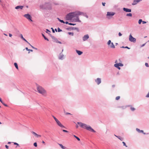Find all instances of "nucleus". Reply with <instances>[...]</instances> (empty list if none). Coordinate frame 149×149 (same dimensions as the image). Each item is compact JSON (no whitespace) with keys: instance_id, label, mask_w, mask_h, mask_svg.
Instances as JSON below:
<instances>
[{"instance_id":"nucleus-22","label":"nucleus","mask_w":149,"mask_h":149,"mask_svg":"<svg viewBox=\"0 0 149 149\" xmlns=\"http://www.w3.org/2000/svg\"><path fill=\"white\" fill-rule=\"evenodd\" d=\"M42 36H43V37L45 39V40H47V41H49V40L45 37V36L44 35V34H42Z\"/></svg>"},{"instance_id":"nucleus-9","label":"nucleus","mask_w":149,"mask_h":149,"mask_svg":"<svg viewBox=\"0 0 149 149\" xmlns=\"http://www.w3.org/2000/svg\"><path fill=\"white\" fill-rule=\"evenodd\" d=\"M57 124L58 125L59 127H63V128H64L65 127L58 120H57L56 121Z\"/></svg>"},{"instance_id":"nucleus-64","label":"nucleus","mask_w":149,"mask_h":149,"mask_svg":"<svg viewBox=\"0 0 149 149\" xmlns=\"http://www.w3.org/2000/svg\"><path fill=\"white\" fill-rule=\"evenodd\" d=\"M121 48H125V47H124V46H123L122 47H121Z\"/></svg>"},{"instance_id":"nucleus-3","label":"nucleus","mask_w":149,"mask_h":149,"mask_svg":"<svg viewBox=\"0 0 149 149\" xmlns=\"http://www.w3.org/2000/svg\"><path fill=\"white\" fill-rule=\"evenodd\" d=\"M38 92L42 95L46 96V91L41 86H38L37 88Z\"/></svg>"},{"instance_id":"nucleus-58","label":"nucleus","mask_w":149,"mask_h":149,"mask_svg":"<svg viewBox=\"0 0 149 149\" xmlns=\"http://www.w3.org/2000/svg\"><path fill=\"white\" fill-rule=\"evenodd\" d=\"M42 143H45V142L44 141H42Z\"/></svg>"},{"instance_id":"nucleus-36","label":"nucleus","mask_w":149,"mask_h":149,"mask_svg":"<svg viewBox=\"0 0 149 149\" xmlns=\"http://www.w3.org/2000/svg\"><path fill=\"white\" fill-rule=\"evenodd\" d=\"M60 22L62 23H65V22L63 20H60Z\"/></svg>"},{"instance_id":"nucleus-40","label":"nucleus","mask_w":149,"mask_h":149,"mask_svg":"<svg viewBox=\"0 0 149 149\" xmlns=\"http://www.w3.org/2000/svg\"><path fill=\"white\" fill-rule=\"evenodd\" d=\"M78 141H80V139L78 137H77L76 138Z\"/></svg>"},{"instance_id":"nucleus-59","label":"nucleus","mask_w":149,"mask_h":149,"mask_svg":"<svg viewBox=\"0 0 149 149\" xmlns=\"http://www.w3.org/2000/svg\"><path fill=\"white\" fill-rule=\"evenodd\" d=\"M74 137H75V138H76L77 137V136H75V135H74Z\"/></svg>"},{"instance_id":"nucleus-24","label":"nucleus","mask_w":149,"mask_h":149,"mask_svg":"<svg viewBox=\"0 0 149 149\" xmlns=\"http://www.w3.org/2000/svg\"><path fill=\"white\" fill-rule=\"evenodd\" d=\"M142 20L141 19H139L138 21V23L139 24H141V22H142Z\"/></svg>"},{"instance_id":"nucleus-14","label":"nucleus","mask_w":149,"mask_h":149,"mask_svg":"<svg viewBox=\"0 0 149 149\" xmlns=\"http://www.w3.org/2000/svg\"><path fill=\"white\" fill-rule=\"evenodd\" d=\"M140 1V0H134L133 2V3H132V5H135L136 4Z\"/></svg>"},{"instance_id":"nucleus-18","label":"nucleus","mask_w":149,"mask_h":149,"mask_svg":"<svg viewBox=\"0 0 149 149\" xmlns=\"http://www.w3.org/2000/svg\"><path fill=\"white\" fill-rule=\"evenodd\" d=\"M76 52L79 55H81L83 53L82 52L77 50H76Z\"/></svg>"},{"instance_id":"nucleus-60","label":"nucleus","mask_w":149,"mask_h":149,"mask_svg":"<svg viewBox=\"0 0 149 149\" xmlns=\"http://www.w3.org/2000/svg\"><path fill=\"white\" fill-rule=\"evenodd\" d=\"M76 128H78V125H76Z\"/></svg>"},{"instance_id":"nucleus-31","label":"nucleus","mask_w":149,"mask_h":149,"mask_svg":"<svg viewBox=\"0 0 149 149\" xmlns=\"http://www.w3.org/2000/svg\"><path fill=\"white\" fill-rule=\"evenodd\" d=\"M64 113L65 115H68V114L71 115V114L70 113H68V112H64Z\"/></svg>"},{"instance_id":"nucleus-61","label":"nucleus","mask_w":149,"mask_h":149,"mask_svg":"<svg viewBox=\"0 0 149 149\" xmlns=\"http://www.w3.org/2000/svg\"><path fill=\"white\" fill-rule=\"evenodd\" d=\"M122 141L123 140V138H120V139Z\"/></svg>"},{"instance_id":"nucleus-46","label":"nucleus","mask_w":149,"mask_h":149,"mask_svg":"<svg viewBox=\"0 0 149 149\" xmlns=\"http://www.w3.org/2000/svg\"><path fill=\"white\" fill-rule=\"evenodd\" d=\"M5 147H6V148L7 149H8V146H7V145H6L5 146Z\"/></svg>"},{"instance_id":"nucleus-49","label":"nucleus","mask_w":149,"mask_h":149,"mask_svg":"<svg viewBox=\"0 0 149 149\" xmlns=\"http://www.w3.org/2000/svg\"><path fill=\"white\" fill-rule=\"evenodd\" d=\"M31 46V47L33 49L34 48H35V47H33V46H32V45H31L30 44V45H29Z\"/></svg>"},{"instance_id":"nucleus-50","label":"nucleus","mask_w":149,"mask_h":149,"mask_svg":"<svg viewBox=\"0 0 149 149\" xmlns=\"http://www.w3.org/2000/svg\"><path fill=\"white\" fill-rule=\"evenodd\" d=\"M125 48H127V49H130V48H129V47H127V46L125 47Z\"/></svg>"},{"instance_id":"nucleus-35","label":"nucleus","mask_w":149,"mask_h":149,"mask_svg":"<svg viewBox=\"0 0 149 149\" xmlns=\"http://www.w3.org/2000/svg\"><path fill=\"white\" fill-rule=\"evenodd\" d=\"M145 65L147 67H149V66L148 65V64L147 63H145Z\"/></svg>"},{"instance_id":"nucleus-51","label":"nucleus","mask_w":149,"mask_h":149,"mask_svg":"<svg viewBox=\"0 0 149 149\" xmlns=\"http://www.w3.org/2000/svg\"><path fill=\"white\" fill-rule=\"evenodd\" d=\"M52 32H53V33H54V32H55V31H54V30L53 29V28H52Z\"/></svg>"},{"instance_id":"nucleus-41","label":"nucleus","mask_w":149,"mask_h":149,"mask_svg":"<svg viewBox=\"0 0 149 149\" xmlns=\"http://www.w3.org/2000/svg\"><path fill=\"white\" fill-rule=\"evenodd\" d=\"M118 35L119 36H120L122 35V34L120 32H119L118 33Z\"/></svg>"},{"instance_id":"nucleus-44","label":"nucleus","mask_w":149,"mask_h":149,"mask_svg":"<svg viewBox=\"0 0 149 149\" xmlns=\"http://www.w3.org/2000/svg\"><path fill=\"white\" fill-rule=\"evenodd\" d=\"M146 97H149V92L148 93V94L146 95Z\"/></svg>"},{"instance_id":"nucleus-6","label":"nucleus","mask_w":149,"mask_h":149,"mask_svg":"<svg viewBox=\"0 0 149 149\" xmlns=\"http://www.w3.org/2000/svg\"><path fill=\"white\" fill-rule=\"evenodd\" d=\"M129 40L130 41L133 42H135L136 41V39L133 37L131 34L129 36Z\"/></svg>"},{"instance_id":"nucleus-28","label":"nucleus","mask_w":149,"mask_h":149,"mask_svg":"<svg viewBox=\"0 0 149 149\" xmlns=\"http://www.w3.org/2000/svg\"><path fill=\"white\" fill-rule=\"evenodd\" d=\"M68 34H69V35H71L72 36H73V35H74V33H71V32H68Z\"/></svg>"},{"instance_id":"nucleus-17","label":"nucleus","mask_w":149,"mask_h":149,"mask_svg":"<svg viewBox=\"0 0 149 149\" xmlns=\"http://www.w3.org/2000/svg\"><path fill=\"white\" fill-rule=\"evenodd\" d=\"M109 46L111 48H115V46L113 42H111L109 45Z\"/></svg>"},{"instance_id":"nucleus-32","label":"nucleus","mask_w":149,"mask_h":149,"mask_svg":"<svg viewBox=\"0 0 149 149\" xmlns=\"http://www.w3.org/2000/svg\"><path fill=\"white\" fill-rule=\"evenodd\" d=\"M57 29H58V32H60L61 31H62V30L61 29H60L59 28H58Z\"/></svg>"},{"instance_id":"nucleus-23","label":"nucleus","mask_w":149,"mask_h":149,"mask_svg":"<svg viewBox=\"0 0 149 149\" xmlns=\"http://www.w3.org/2000/svg\"><path fill=\"white\" fill-rule=\"evenodd\" d=\"M126 15L128 16L131 17L132 16V14L131 13L127 14Z\"/></svg>"},{"instance_id":"nucleus-56","label":"nucleus","mask_w":149,"mask_h":149,"mask_svg":"<svg viewBox=\"0 0 149 149\" xmlns=\"http://www.w3.org/2000/svg\"><path fill=\"white\" fill-rule=\"evenodd\" d=\"M46 30H47V31L48 32H50V31L48 29H47Z\"/></svg>"},{"instance_id":"nucleus-48","label":"nucleus","mask_w":149,"mask_h":149,"mask_svg":"<svg viewBox=\"0 0 149 149\" xmlns=\"http://www.w3.org/2000/svg\"><path fill=\"white\" fill-rule=\"evenodd\" d=\"M12 36V34H10V33H9V36L10 37H11Z\"/></svg>"},{"instance_id":"nucleus-45","label":"nucleus","mask_w":149,"mask_h":149,"mask_svg":"<svg viewBox=\"0 0 149 149\" xmlns=\"http://www.w3.org/2000/svg\"><path fill=\"white\" fill-rule=\"evenodd\" d=\"M102 5L103 6H104L105 5V3H103V2H102Z\"/></svg>"},{"instance_id":"nucleus-39","label":"nucleus","mask_w":149,"mask_h":149,"mask_svg":"<svg viewBox=\"0 0 149 149\" xmlns=\"http://www.w3.org/2000/svg\"><path fill=\"white\" fill-rule=\"evenodd\" d=\"M14 145H17V146H19V144L16 143H15V142L14 143Z\"/></svg>"},{"instance_id":"nucleus-42","label":"nucleus","mask_w":149,"mask_h":149,"mask_svg":"<svg viewBox=\"0 0 149 149\" xmlns=\"http://www.w3.org/2000/svg\"><path fill=\"white\" fill-rule=\"evenodd\" d=\"M142 22L143 24H146V22L144 21H142Z\"/></svg>"},{"instance_id":"nucleus-30","label":"nucleus","mask_w":149,"mask_h":149,"mask_svg":"<svg viewBox=\"0 0 149 149\" xmlns=\"http://www.w3.org/2000/svg\"><path fill=\"white\" fill-rule=\"evenodd\" d=\"M4 106L6 107H8V105L6 104H5L4 103V102H3V101H2V102H1Z\"/></svg>"},{"instance_id":"nucleus-52","label":"nucleus","mask_w":149,"mask_h":149,"mask_svg":"<svg viewBox=\"0 0 149 149\" xmlns=\"http://www.w3.org/2000/svg\"><path fill=\"white\" fill-rule=\"evenodd\" d=\"M57 42H58V43H59L60 44H61V42H59V41H58Z\"/></svg>"},{"instance_id":"nucleus-11","label":"nucleus","mask_w":149,"mask_h":149,"mask_svg":"<svg viewBox=\"0 0 149 149\" xmlns=\"http://www.w3.org/2000/svg\"><path fill=\"white\" fill-rule=\"evenodd\" d=\"M96 82L97 83V84L99 85L101 82V79L99 78H97L96 80H95Z\"/></svg>"},{"instance_id":"nucleus-63","label":"nucleus","mask_w":149,"mask_h":149,"mask_svg":"<svg viewBox=\"0 0 149 149\" xmlns=\"http://www.w3.org/2000/svg\"><path fill=\"white\" fill-rule=\"evenodd\" d=\"M112 86L113 87H114L115 86V85H113Z\"/></svg>"},{"instance_id":"nucleus-55","label":"nucleus","mask_w":149,"mask_h":149,"mask_svg":"<svg viewBox=\"0 0 149 149\" xmlns=\"http://www.w3.org/2000/svg\"><path fill=\"white\" fill-rule=\"evenodd\" d=\"M145 45V44H143V45H142V46H141V47H143V46H144Z\"/></svg>"},{"instance_id":"nucleus-19","label":"nucleus","mask_w":149,"mask_h":149,"mask_svg":"<svg viewBox=\"0 0 149 149\" xmlns=\"http://www.w3.org/2000/svg\"><path fill=\"white\" fill-rule=\"evenodd\" d=\"M58 145L62 149H66V148L65 147L63 146L62 144H58Z\"/></svg>"},{"instance_id":"nucleus-10","label":"nucleus","mask_w":149,"mask_h":149,"mask_svg":"<svg viewBox=\"0 0 149 149\" xmlns=\"http://www.w3.org/2000/svg\"><path fill=\"white\" fill-rule=\"evenodd\" d=\"M31 133L33 134L37 138L40 137H41V135H38L35 133V132L33 131H32L31 132Z\"/></svg>"},{"instance_id":"nucleus-13","label":"nucleus","mask_w":149,"mask_h":149,"mask_svg":"<svg viewBox=\"0 0 149 149\" xmlns=\"http://www.w3.org/2000/svg\"><path fill=\"white\" fill-rule=\"evenodd\" d=\"M123 10L124 11L127 12H130L131 11V9H128L127 8H123Z\"/></svg>"},{"instance_id":"nucleus-5","label":"nucleus","mask_w":149,"mask_h":149,"mask_svg":"<svg viewBox=\"0 0 149 149\" xmlns=\"http://www.w3.org/2000/svg\"><path fill=\"white\" fill-rule=\"evenodd\" d=\"M24 16L29 20H30L31 22L33 21L31 19L32 17L29 14H25L24 15Z\"/></svg>"},{"instance_id":"nucleus-33","label":"nucleus","mask_w":149,"mask_h":149,"mask_svg":"<svg viewBox=\"0 0 149 149\" xmlns=\"http://www.w3.org/2000/svg\"><path fill=\"white\" fill-rule=\"evenodd\" d=\"M34 146H35V147H37V143L35 142V143H34Z\"/></svg>"},{"instance_id":"nucleus-12","label":"nucleus","mask_w":149,"mask_h":149,"mask_svg":"<svg viewBox=\"0 0 149 149\" xmlns=\"http://www.w3.org/2000/svg\"><path fill=\"white\" fill-rule=\"evenodd\" d=\"M89 38V36L88 35H85L83 38V39L84 41H85Z\"/></svg>"},{"instance_id":"nucleus-20","label":"nucleus","mask_w":149,"mask_h":149,"mask_svg":"<svg viewBox=\"0 0 149 149\" xmlns=\"http://www.w3.org/2000/svg\"><path fill=\"white\" fill-rule=\"evenodd\" d=\"M136 130L137 131H138V132H140L144 134H146V133H145L143 132V130H140L139 129H138V128H137Z\"/></svg>"},{"instance_id":"nucleus-57","label":"nucleus","mask_w":149,"mask_h":149,"mask_svg":"<svg viewBox=\"0 0 149 149\" xmlns=\"http://www.w3.org/2000/svg\"><path fill=\"white\" fill-rule=\"evenodd\" d=\"M115 136L116 137H118L119 139H120V138L119 137H118V136H116V135H115Z\"/></svg>"},{"instance_id":"nucleus-27","label":"nucleus","mask_w":149,"mask_h":149,"mask_svg":"<svg viewBox=\"0 0 149 149\" xmlns=\"http://www.w3.org/2000/svg\"><path fill=\"white\" fill-rule=\"evenodd\" d=\"M26 49L27 51H31V52L33 51V50H32L29 49L27 47L26 48Z\"/></svg>"},{"instance_id":"nucleus-37","label":"nucleus","mask_w":149,"mask_h":149,"mask_svg":"<svg viewBox=\"0 0 149 149\" xmlns=\"http://www.w3.org/2000/svg\"><path fill=\"white\" fill-rule=\"evenodd\" d=\"M69 24L70 25H76V24H72V23H69Z\"/></svg>"},{"instance_id":"nucleus-8","label":"nucleus","mask_w":149,"mask_h":149,"mask_svg":"<svg viewBox=\"0 0 149 149\" xmlns=\"http://www.w3.org/2000/svg\"><path fill=\"white\" fill-rule=\"evenodd\" d=\"M123 66V65L120 63H116L114 64L115 67L117 68L119 70L120 69V68L119 67V66Z\"/></svg>"},{"instance_id":"nucleus-34","label":"nucleus","mask_w":149,"mask_h":149,"mask_svg":"<svg viewBox=\"0 0 149 149\" xmlns=\"http://www.w3.org/2000/svg\"><path fill=\"white\" fill-rule=\"evenodd\" d=\"M53 118H54V119L55 120V121L57 120L58 119L55 117H54V116H53Z\"/></svg>"},{"instance_id":"nucleus-16","label":"nucleus","mask_w":149,"mask_h":149,"mask_svg":"<svg viewBox=\"0 0 149 149\" xmlns=\"http://www.w3.org/2000/svg\"><path fill=\"white\" fill-rule=\"evenodd\" d=\"M21 37L29 45H30V44L24 38L22 34L21 35Z\"/></svg>"},{"instance_id":"nucleus-38","label":"nucleus","mask_w":149,"mask_h":149,"mask_svg":"<svg viewBox=\"0 0 149 149\" xmlns=\"http://www.w3.org/2000/svg\"><path fill=\"white\" fill-rule=\"evenodd\" d=\"M123 145L124 146H125L126 147H127V146L126 145V144H125V142H123Z\"/></svg>"},{"instance_id":"nucleus-54","label":"nucleus","mask_w":149,"mask_h":149,"mask_svg":"<svg viewBox=\"0 0 149 149\" xmlns=\"http://www.w3.org/2000/svg\"><path fill=\"white\" fill-rule=\"evenodd\" d=\"M0 101L1 102H2V100L0 98Z\"/></svg>"},{"instance_id":"nucleus-1","label":"nucleus","mask_w":149,"mask_h":149,"mask_svg":"<svg viewBox=\"0 0 149 149\" xmlns=\"http://www.w3.org/2000/svg\"><path fill=\"white\" fill-rule=\"evenodd\" d=\"M77 123L82 128L86 129L89 131H91L93 132H95V131L90 126L87 125L86 124L78 122Z\"/></svg>"},{"instance_id":"nucleus-53","label":"nucleus","mask_w":149,"mask_h":149,"mask_svg":"<svg viewBox=\"0 0 149 149\" xmlns=\"http://www.w3.org/2000/svg\"><path fill=\"white\" fill-rule=\"evenodd\" d=\"M65 23L66 24H68V22H66Z\"/></svg>"},{"instance_id":"nucleus-21","label":"nucleus","mask_w":149,"mask_h":149,"mask_svg":"<svg viewBox=\"0 0 149 149\" xmlns=\"http://www.w3.org/2000/svg\"><path fill=\"white\" fill-rule=\"evenodd\" d=\"M14 65L15 66V67H16V68L17 69H18V65H17V63H14Z\"/></svg>"},{"instance_id":"nucleus-43","label":"nucleus","mask_w":149,"mask_h":149,"mask_svg":"<svg viewBox=\"0 0 149 149\" xmlns=\"http://www.w3.org/2000/svg\"><path fill=\"white\" fill-rule=\"evenodd\" d=\"M63 132H68L66 130H63Z\"/></svg>"},{"instance_id":"nucleus-29","label":"nucleus","mask_w":149,"mask_h":149,"mask_svg":"<svg viewBox=\"0 0 149 149\" xmlns=\"http://www.w3.org/2000/svg\"><path fill=\"white\" fill-rule=\"evenodd\" d=\"M120 98V97L119 96H117L116 98V100H119Z\"/></svg>"},{"instance_id":"nucleus-25","label":"nucleus","mask_w":149,"mask_h":149,"mask_svg":"<svg viewBox=\"0 0 149 149\" xmlns=\"http://www.w3.org/2000/svg\"><path fill=\"white\" fill-rule=\"evenodd\" d=\"M130 109L132 111H134L135 110V109L134 107H131Z\"/></svg>"},{"instance_id":"nucleus-62","label":"nucleus","mask_w":149,"mask_h":149,"mask_svg":"<svg viewBox=\"0 0 149 149\" xmlns=\"http://www.w3.org/2000/svg\"><path fill=\"white\" fill-rule=\"evenodd\" d=\"M57 19L60 21V20H61V19H60L59 18H58Z\"/></svg>"},{"instance_id":"nucleus-4","label":"nucleus","mask_w":149,"mask_h":149,"mask_svg":"<svg viewBox=\"0 0 149 149\" xmlns=\"http://www.w3.org/2000/svg\"><path fill=\"white\" fill-rule=\"evenodd\" d=\"M74 15V12H72L69 13L67 14L66 17V19L67 20H71L72 21L73 15Z\"/></svg>"},{"instance_id":"nucleus-26","label":"nucleus","mask_w":149,"mask_h":149,"mask_svg":"<svg viewBox=\"0 0 149 149\" xmlns=\"http://www.w3.org/2000/svg\"><path fill=\"white\" fill-rule=\"evenodd\" d=\"M111 40H109V41H108V42H107V44L109 45H110L111 44Z\"/></svg>"},{"instance_id":"nucleus-15","label":"nucleus","mask_w":149,"mask_h":149,"mask_svg":"<svg viewBox=\"0 0 149 149\" xmlns=\"http://www.w3.org/2000/svg\"><path fill=\"white\" fill-rule=\"evenodd\" d=\"M23 8V6H17L15 7V8L17 9H22Z\"/></svg>"},{"instance_id":"nucleus-47","label":"nucleus","mask_w":149,"mask_h":149,"mask_svg":"<svg viewBox=\"0 0 149 149\" xmlns=\"http://www.w3.org/2000/svg\"><path fill=\"white\" fill-rule=\"evenodd\" d=\"M72 29L73 30H74V29H78L77 28H72Z\"/></svg>"},{"instance_id":"nucleus-7","label":"nucleus","mask_w":149,"mask_h":149,"mask_svg":"<svg viewBox=\"0 0 149 149\" xmlns=\"http://www.w3.org/2000/svg\"><path fill=\"white\" fill-rule=\"evenodd\" d=\"M115 14V13L113 12H107V16L108 17V18L109 19V17L112 16L114 15Z\"/></svg>"},{"instance_id":"nucleus-2","label":"nucleus","mask_w":149,"mask_h":149,"mask_svg":"<svg viewBox=\"0 0 149 149\" xmlns=\"http://www.w3.org/2000/svg\"><path fill=\"white\" fill-rule=\"evenodd\" d=\"M83 14V13L79 12H74V15H73V18L72 21L81 22V21L79 19L78 16L79 15H82Z\"/></svg>"}]
</instances>
